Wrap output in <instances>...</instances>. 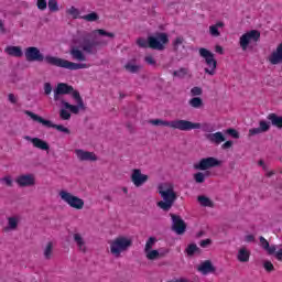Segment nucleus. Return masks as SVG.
Masks as SVG:
<instances>
[{"label": "nucleus", "mask_w": 282, "mask_h": 282, "mask_svg": "<svg viewBox=\"0 0 282 282\" xmlns=\"http://www.w3.org/2000/svg\"><path fill=\"white\" fill-rule=\"evenodd\" d=\"M245 241H247V243H252V241H254V236L252 235L246 236Z\"/></svg>", "instance_id": "nucleus-57"}, {"label": "nucleus", "mask_w": 282, "mask_h": 282, "mask_svg": "<svg viewBox=\"0 0 282 282\" xmlns=\"http://www.w3.org/2000/svg\"><path fill=\"white\" fill-rule=\"evenodd\" d=\"M59 197L62 202H65V204H68V206L75 208V210H83V208H85V200L67 191H61Z\"/></svg>", "instance_id": "nucleus-9"}, {"label": "nucleus", "mask_w": 282, "mask_h": 282, "mask_svg": "<svg viewBox=\"0 0 282 282\" xmlns=\"http://www.w3.org/2000/svg\"><path fill=\"white\" fill-rule=\"evenodd\" d=\"M226 133L235 138V140H239V132L236 129L229 128L226 130Z\"/></svg>", "instance_id": "nucleus-47"}, {"label": "nucleus", "mask_w": 282, "mask_h": 282, "mask_svg": "<svg viewBox=\"0 0 282 282\" xmlns=\"http://www.w3.org/2000/svg\"><path fill=\"white\" fill-rule=\"evenodd\" d=\"M198 54L200 58H204L206 68H204L205 74L208 76H215L217 72V59L215 58V53L210 52L208 48H198Z\"/></svg>", "instance_id": "nucleus-7"}, {"label": "nucleus", "mask_w": 282, "mask_h": 282, "mask_svg": "<svg viewBox=\"0 0 282 282\" xmlns=\"http://www.w3.org/2000/svg\"><path fill=\"white\" fill-rule=\"evenodd\" d=\"M44 94L45 96H50V94H52V84L50 83L44 84Z\"/></svg>", "instance_id": "nucleus-51"}, {"label": "nucleus", "mask_w": 282, "mask_h": 282, "mask_svg": "<svg viewBox=\"0 0 282 282\" xmlns=\"http://www.w3.org/2000/svg\"><path fill=\"white\" fill-rule=\"evenodd\" d=\"M130 180L137 188H140V186H144L149 182V175L142 174V170L140 169H134L132 170Z\"/></svg>", "instance_id": "nucleus-13"}, {"label": "nucleus", "mask_w": 282, "mask_h": 282, "mask_svg": "<svg viewBox=\"0 0 282 282\" xmlns=\"http://www.w3.org/2000/svg\"><path fill=\"white\" fill-rule=\"evenodd\" d=\"M126 72H129V74H138L140 69H142V65L135 64V61L128 62L124 65Z\"/></svg>", "instance_id": "nucleus-29"}, {"label": "nucleus", "mask_w": 282, "mask_h": 282, "mask_svg": "<svg viewBox=\"0 0 282 282\" xmlns=\"http://www.w3.org/2000/svg\"><path fill=\"white\" fill-rule=\"evenodd\" d=\"M119 98H124V94L120 93Z\"/></svg>", "instance_id": "nucleus-63"}, {"label": "nucleus", "mask_w": 282, "mask_h": 282, "mask_svg": "<svg viewBox=\"0 0 282 282\" xmlns=\"http://www.w3.org/2000/svg\"><path fill=\"white\" fill-rule=\"evenodd\" d=\"M55 90H56V94H61L62 96H67L68 94H72L73 97H74V91H78L74 89V86L68 85L66 83L57 84Z\"/></svg>", "instance_id": "nucleus-20"}, {"label": "nucleus", "mask_w": 282, "mask_h": 282, "mask_svg": "<svg viewBox=\"0 0 282 282\" xmlns=\"http://www.w3.org/2000/svg\"><path fill=\"white\" fill-rule=\"evenodd\" d=\"M54 248V245L52 242H48L46 245V248L44 249V257L45 259H52V250Z\"/></svg>", "instance_id": "nucleus-39"}, {"label": "nucleus", "mask_w": 282, "mask_h": 282, "mask_svg": "<svg viewBox=\"0 0 282 282\" xmlns=\"http://www.w3.org/2000/svg\"><path fill=\"white\" fill-rule=\"evenodd\" d=\"M110 243V253L116 259L120 258L122 252H127L133 246V240L124 236H119L115 238Z\"/></svg>", "instance_id": "nucleus-6"}, {"label": "nucleus", "mask_w": 282, "mask_h": 282, "mask_svg": "<svg viewBox=\"0 0 282 282\" xmlns=\"http://www.w3.org/2000/svg\"><path fill=\"white\" fill-rule=\"evenodd\" d=\"M271 65H279L282 63V43L278 45L276 50L269 56Z\"/></svg>", "instance_id": "nucleus-21"}, {"label": "nucleus", "mask_w": 282, "mask_h": 282, "mask_svg": "<svg viewBox=\"0 0 282 282\" xmlns=\"http://www.w3.org/2000/svg\"><path fill=\"white\" fill-rule=\"evenodd\" d=\"M158 191L159 195H161L163 199L158 203L159 208L162 210H171V208H173V204H175L177 199L175 187L171 183H163L158 186Z\"/></svg>", "instance_id": "nucleus-4"}, {"label": "nucleus", "mask_w": 282, "mask_h": 282, "mask_svg": "<svg viewBox=\"0 0 282 282\" xmlns=\"http://www.w3.org/2000/svg\"><path fill=\"white\" fill-rule=\"evenodd\" d=\"M123 193H127V187L123 188Z\"/></svg>", "instance_id": "nucleus-64"}, {"label": "nucleus", "mask_w": 282, "mask_h": 282, "mask_svg": "<svg viewBox=\"0 0 282 282\" xmlns=\"http://www.w3.org/2000/svg\"><path fill=\"white\" fill-rule=\"evenodd\" d=\"M204 94V90L199 86H195L191 89V96L193 98H197V96H202Z\"/></svg>", "instance_id": "nucleus-41"}, {"label": "nucleus", "mask_w": 282, "mask_h": 282, "mask_svg": "<svg viewBox=\"0 0 282 282\" xmlns=\"http://www.w3.org/2000/svg\"><path fill=\"white\" fill-rule=\"evenodd\" d=\"M219 28H224V22H217L216 24L210 25L209 26L210 36H215V37L221 36V33L219 32Z\"/></svg>", "instance_id": "nucleus-31"}, {"label": "nucleus", "mask_w": 282, "mask_h": 282, "mask_svg": "<svg viewBox=\"0 0 282 282\" xmlns=\"http://www.w3.org/2000/svg\"><path fill=\"white\" fill-rule=\"evenodd\" d=\"M145 257L149 261H155L160 257V251L150 249L149 251H144Z\"/></svg>", "instance_id": "nucleus-35"}, {"label": "nucleus", "mask_w": 282, "mask_h": 282, "mask_svg": "<svg viewBox=\"0 0 282 282\" xmlns=\"http://www.w3.org/2000/svg\"><path fill=\"white\" fill-rule=\"evenodd\" d=\"M206 140L210 142L212 144H216V147H219L221 142H226V137L223 132H215V133H207L205 134Z\"/></svg>", "instance_id": "nucleus-19"}, {"label": "nucleus", "mask_w": 282, "mask_h": 282, "mask_svg": "<svg viewBox=\"0 0 282 282\" xmlns=\"http://www.w3.org/2000/svg\"><path fill=\"white\" fill-rule=\"evenodd\" d=\"M182 43H184V37H183V36H177V37L173 41L174 52H177V50H180V45H182Z\"/></svg>", "instance_id": "nucleus-44"}, {"label": "nucleus", "mask_w": 282, "mask_h": 282, "mask_svg": "<svg viewBox=\"0 0 282 282\" xmlns=\"http://www.w3.org/2000/svg\"><path fill=\"white\" fill-rule=\"evenodd\" d=\"M15 183L20 188H28L36 184V176L34 174H21L15 178Z\"/></svg>", "instance_id": "nucleus-14"}, {"label": "nucleus", "mask_w": 282, "mask_h": 282, "mask_svg": "<svg viewBox=\"0 0 282 282\" xmlns=\"http://www.w3.org/2000/svg\"><path fill=\"white\" fill-rule=\"evenodd\" d=\"M232 148V141H226L223 145L221 149H231Z\"/></svg>", "instance_id": "nucleus-55"}, {"label": "nucleus", "mask_w": 282, "mask_h": 282, "mask_svg": "<svg viewBox=\"0 0 282 282\" xmlns=\"http://www.w3.org/2000/svg\"><path fill=\"white\" fill-rule=\"evenodd\" d=\"M216 52H217L218 54H224V47L217 45V46H216Z\"/></svg>", "instance_id": "nucleus-60"}, {"label": "nucleus", "mask_w": 282, "mask_h": 282, "mask_svg": "<svg viewBox=\"0 0 282 282\" xmlns=\"http://www.w3.org/2000/svg\"><path fill=\"white\" fill-rule=\"evenodd\" d=\"M8 226L4 227V232H10V230H17L19 228V217L12 216L8 217Z\"/></svg>", "instance_id": "nucleus-26"}, {"label": "nucleus", "mask_w": 282, "mask_h": 282, "mask_svg": "<svg viewBox=\"0 0 282 282\" xmlns=\"http://www.w3.org/2000/svg\"><path fill=\"white\" fill-rule=\"evenodd\" d=\"M0 32L1 34H6V26L3 25V21L0 20Z\"/></svg>", "instance_id": "nucleus-59"}, {"label": "nucleus", "mask_w": 282, "mask_h": 282, "mask_svg": "<svg viewBox=\"0 0 282 282\" xmlns=\"http://www.w3.org/2000/svg\"><path fill=\"white\" fill-rule=\"evenodd\" d=\"M258 164H259V166H263V164H264L263 160H260Z\"/></svg>", "instance_id": "nucleus-62"}, {"label": "nucleus", "mask_w": 282, "mask_h": 282, "mask_svg": "<svg viewBox=\"0 0 282 282\" xmlns=\"http://www.w3.org/2000/svg\"><path fill=\"white\" fill-rule=\"evenodd\" d=\"M274 257L278 261H282V249L275 251Z\"/></svg>", "instance_id": "nucleus-56"}, {"label": "nucleus", "mask_w": 282, "mask_h": 282, "mask_svg": "<svg viewBox=\"0 0 282 282\" xmlns=\"http://www.w3.org/2000/svg\"><path fill=\"white\" fill-rule=\"evenodd\" d=\"M188 105L193 109H202V107H204V99H202L200 97H193L188 100Z\"/></svg>", "instance_id": "nucleus-30"}, {"label": "nucleus", "mask_w": 282, "mask_h": 282, "mask_svg": "<svg viewBox=\"0 0 282 282\" xmlns=\"http://www.w3.org/2000/svg\"><path fill=\"white\" fill-rule=\"evenodd\" d=\"M36 6L43 12L47 10V0H37Z\"/></svg>", "instance_id": "nucleus-46"}, {"label": "nucleus", "mask_w": 282, "mask_h": 282, "mask_svg": "<svg viewBox=\"0 0 282 282\" xmlns=\"http://www.w3.org/2000/svg\"><path fill=\"white\" fill-rule=\"evenodd\" d=\"M194 181L196 184H204L206 182V174L197 172L194 174Z\"/></svg>", "instance_id": "nucleus-37"}, {"label": "nucleus", "mask_w": 282, "mask_h": 282, "mask_svg": "<svg viewBox=\"0 0 282 282\" xmlns=\"http://www.w3.org/2000/svg\"><path fill=\"white\" fill-rule=\"evenodd\" d=\"M73 98L76 101V106L62 100V105L64 107V109H68L70 113H75L78 115L82 110H85V101H83V97H80V93L79 91H73Z\"/></svg>", "instance_id": "nucleus-11"}, {"label": "nucleus", "mask_w": 282, "mask_h": 282, "mask_svg": "<svg viewBox=\"0 0 282 282\" xmlns=\"http://www.w3.org/2000/svg\"><path fill=\"white\" fill-rule=\"evenodd\" d=\"M75 155H77V159L80 162H96L98 160V156H96V153L80 150V149L75 150Z\"/></svg>", "instance_id": "nucleus-16"}, {"label": "nucleus", "mask_w": 282, "mask_h": 282, "mask_svg": "<svg viewBox=\"0 0 282 282\" xmlns=\"http://www.w3.org/2000/svg\"><path fill=\"white\" fill-rule=\"evenodd\" d=\"M259 133H262L260 128L249 129V138H252V135H259Z\"/></svg>", "instance_id": "nucleus-50"}, {"label": "nucleus", "mask_w": 282, "mask_h": 282, "mask_svg": "<svg viewBox=\"0 0 282 282\" xmlns=\"http://www.w3.org/2000/svg\"><path fill=\"white\" fill-rule=\"evenodd\" d=\"M24 113L25 116H29V118L33 119L34 122H40V124H43V127H47L48 129H56V131H61V133H66L67 135L72 133V131H69V129L65 128L63 124L53 123L51 120L43 119V117L30 110L24 111Z\"/></svg>", "instance_id": "nucleus-8"}, {"label": "nucleus", "mask_w": 282, "mask_h": 282, "mask_svg": "<svg viewBox=\"0 0 282 282\" xmlns=\"http://www.w3.org/2000/svg\"><path fill=\"white\" fill-rule=\"evenodd\" d=\"M8 100L11 102V105H17V96H14V94H9Z\"/></svg>", "instance_id": "nucleus-54"}, {"label": "nucleus", "mask_w": 282, "mask_h": 282, "mask_svg": "<svg viewBox=\"0 0 282 282\" xmlns=\"http://www.w3.org/2000/svg\"><path fill=\"white\" fill-rule=\"evenodd\" d=\"M155 241H158L155 237H150L145 242L144 252H149V250H153V246H155Z\"/></svg>", "instance_id": "nucleus-36"}, {"label": "nucleus", "mask_w": 282, "mask_h": 282, "mask_svg": "<svg viewBox=\"0 0 282 282\" xmlns=\"http://www.w3.org/2000/svg\"><path fill=\"white\" fill-rule=\"evenodd\" d=\"M66 14H69L73 19H80V10H78L76 7H70L66 10Z\"/></svg>", "instance_id": "nucleus-34"}, {"label": "nucleus", "mask_w": 282, "mask_h": 282, "mask_svg": "<svg viewBox=\"0 0 282 282\" xmlns=\"http://www.w3.org/2000/svg\"><path fill=\"white\" fill-rule=\"evenodd\" d=\"M217 166H221V161L215 156L200 159L198 163L194 164L195 171H208V169H215Z\"/></svg>", "instance_id": "nucleus-12"}, {"label": "nucleus", "mask_w": 282, "mask_h": 282, "mask_svg": "<svg viewBox=\"0 0 282 282\" xmlns=\"http://www.w3.org/2000/svg\"><path fill=\"white\" fill-rule=\"evenodd\" d=\"M259 239L261 248H263V250H265L268 254H274V252H276V246H270V242H268V240L263 236H260Z\"/></svg>", "instance_id": "nucleus-25"}, {"label": "nucleus", "mask_w": 282, "mask_h": 282, "mask_svg": "<svg viewBox=\"0 0 282 282\" xmlns=\"http://www.w3.org/2000/svg\"><path fill=\"white\" fill-rule=\"evenodd\" d=\"M259 129L262 133H265L267 131H270V123H268L265 120H261L259 122Z\"/></svg>", "instance_id": "nucleus-43"}, {"label": "nucleus", "mask_w": 282, "mask_h": 282, "mask_svg": "<svg viewBox=\"0 0 282 282\" xmlns=\"http://www.w3.org/2000/svg\"><path fill=\"white\" fill-rule=\"evenodd\" d=\"M61 94H57L56 93V89H54V100H55V102H58V100H61Z\"/></svg>", "instance_id": "nucleus-58"}, {"label": "nucleus", "mask_w": 282, "mask_h": 282, "mask_svg": "<svg viewBox=\"0 0 282 282\" xmlns=\"http://www.w3.org/2000/svg\"><path fill=\"white\" fill-rule=\"evenodd\" d=\"M1 182H2L3 184H6V186L12 187V184H13V182H12V176L7 175V176H4V177L1 178Z\"/></svg>", "instance_id": "nucleus-48"}, {"label": "nucleus", "mask_w": 282, "mask_h": 282, "mask_svg": "<svg viewBox=\"0 0 282 282\" xmlns=\"http://www.w3.org/2000/svg\"><path fill=\"white\" fill-rule=\"evenodd\" d=\"M172 217V230L176 232V235H184L186 232V223L182 217L171 214Z\"/></svg>", "instance_id": "nucleus-15"}, {"label": "nucleus", "mask_w": 282, "mask_h": 282, "mask_svg": "<svg viewBox=\"0 0 282 282\" xmlns=\"http://www.w3.org/2000/svg\"><path fill=\"white\" fill-rule=\"evenodd\" d=\"M237 259L240 263H248L250 261V251L246 248L238 250Z\"/></svg>", "instance_id": "nucleus-27"}, {"label": "nucleus", "mask_w": 282, "mask_h": 282, "mask_svg": "<svg viewBox=\"0 0 282 282\" xmlns=\"http://www.w3.org/2000/svg\"><path fill=\"white\" fill-rule=\"evenodd\" d=\"M99 36H108L109 39H113L116 34L111 32H107L105 29H97L91 32V36H94L93 40L85 39L82 44V50L86 52V54H96L98 52V48L96 47H102L107 45L109 42L107 40H100Z\"/></svg>", "instance_id": "nucleus-2"}, {"label": "nucleus", "mask_w": 282, "mask_h": 282, "mask_svg": "<svg viewBox=\"0 0 282 282\" xmlns=\"http://www.w3.org/2000/svg\"><path fill=\"white\" fill-rule=\"evenodd\" d=\"M263 268L267 272H274V264H272L270 261H265Z\"/></svg>", "instance_id": "nucleus-49"}, {"label": "nucleus", "mask_w": 282, "mask_h": 282, "mask_svg": "<svg viewBox=\"0 0 282 282\" xmlns=\"http://www.w3.org/2000/svg\"><path fill=\"white\" fill-rule=\"evenodd\" d=\"M186 74H188V69L184 67L173 72V76H176V78H184Z\"/></svg>", "instance_id": "nucleus-40"}, {"label": "nucleus", "mask_w": 282, "mask_h": 282, "mask_svg": "<svg viewBox=\"0 0 282 282\" xmlns=\"http://www.w3.org/2000/svg\"><path fill=\"white\" fill-rule=\"evenodd\" d=\"M24 56L28 63H46V65H53V67H62L63 69H69L70 72H76L78 69H87L89 65L85 63H74L67 59L52 56V55H43L41 50L36 46H29L24 50Z\"/></svg>", "instance_id": "nucleus-1"}, {"label": "nucleus", "mask_w": 282, "mask_h": 282, "mask_svg": "<svg viewBox=\"0 0 282 282\" xmlns=\"http://www.w3.org/2000/svg\"><path fill=\"white\" fill-rule=\"evenodd\" d=\"M268 120H270L273 127L278 129H282V116H278L276 113L272 112L268 115Z\"/></svg>", "instance_id": "nucleus-28"}, {"label": "nucleus", "mask_w": 282, "mask_h": 282, "mask_svg": "<svg viewBox=\"0 0 282 282\" xmlns=\"http://www.w3.org/2000/svg\"><path fill=\"white\" fill-rule=\"evenodd\" d=\"M215 270V265H213V262L210 260H206L197 267V271L202 272L204 275L213 274Z\"/></svg>", "instance_id": "nucleus-22"}, {"label": "nucleus", "mask_w": 282, "mask_h": 282, "mask_svg": "<svg viewBox=\"0 0 282 282\" xmlns=\"http://www.w3.org/2000/svg\"><path fill=\"white\" fill-rule=\"evenodd\" d=\"M73 241L77 246V250L79 252H83L85 254L87 252V241L85 240V237L80 232L73 234Z\"/></svg>", "instance_id": "nucleus-18"}, {"label": "nucleus", "mask_w": 282, "mask_h": 282, "mask_svg": "<svg viewBox=\"0 0 282 282\" xmlns=\"http://www.w3.org/2000/svg\"><path fill=\"white\" fill-rule=\"evenodd\" d=\"M150 124H154V127H170V129H177L178 131H193L195 129H202V123L184 119H175L172 121L152 119L150 120Z\"/></svg>", "instance_id": "nucleus-3"}, {"label": "nucleus", "mask_w": 282, "mask_h": 282, "mask_svg": "<svg viewBox=\"0 0 282 282\" xmlns=\"http://www.w3.org/2000/svg\"><path fill=\"white\" fill-rule=\"evenodd\" d=\"M80 19H83V21H87L88 23H94L100 19V15L93 11L91 13L82 15Z\"/></svg>", "instance_id": "nucleus-33"}, {"label": "nucleus", "mask_w": 282, "mask_h": 282, "mask_svg": "<svg viewBox=\"0 0 282 282\" xmlns=\"http://www.w3.org/2000/svg\"><path fill=\"white\" fill-rule=\"evenodd\" d=\"M48 10L51 12H58V1H56V0H48Z\"/></svg>", "instance_id": "nucleus-42"}, {"label": "nucleus", "mask_w": 282, "mask_h": 282, "mask_svg": "<svg viewBox=\"0 0 282 282\" xmlns=\"http://www.w3.org/2000/svg\"><path fill=\"white\" fill-rule=\"evenodd\" d=\"M24 140H28V142H31V144H33L35 149H40V151H50V143H47L42 139L26 135L24 137Z\"/></svg>", "instance_id": "nucleus-17"}, {"label": "nucleus", "mask_w": 282, "mask_h": 282, "mask_svg": "<svg viewBox=\"0 0 282 282\" xmlns=\"http://www.w3.org/2000/svg\"><path fill=\"white\" fill-rule=\"evenodd\" d=\"M4 52L9 56H14L15 58H21V56H23V50L21 46H7Z\"/></svg>", "instance_id": "nucleus-24"}, {"label": "nucleus", "mask_w": 282, "mask_h": 282, "mask_svg": "<svg viewBox=\"0 0 282 282\" xmlns=\"http://www.w3.org/2000/svg\"><path fill=\"white\" fill-rule=\"evenodd\" d=\"M69 54L73 61H78L79 63H85V61H87L85 53H83V51H80L77 46H73Z\"/></svg>", "instance_id": "nucleus-23"}, {"label": "nucleus", "mask_w": 282, "mask_h": 282, "mask_svg": "<svg viewBox=\"0 0 282 282\" xmlns=\"http://www.w3.org/2000/svg\"><path fill=\"white\" fill-rule=\"evenodd\" d=\"M167 43L169 35L166 33H155L154 36H149L148 40L144 37H139L137 40V45L139 47H143L144 50L150 47V50H158L159 52H162Z\"/></svg>", "instance_id": "nucleus-5"}, {"label": "nucleus", "mask_w": 282, "mask_h": 282, "mask_svg": "<svg viewBox=\"0 0 282 282\" xmlns=\"http://www.w3.org/2000/svg\"><path fill=\"white\" fill-rule=\"evenodd\" d=\"M210 243H213V240H210L209 238L204 239L199 242L200 248H208V246H210Z\"/></svg>", "instance_id": "nucleus-52"}, {"label": "nucleus", "mask_w": 282, "mask_h": 282, "mask_svg": "<svg viewBox=\"0 0 282 282\" xmlns=\"http://www.w3.org/2000/svg\"><path fill=\"white\" fill-rule=\"evenodd\" d=\"M272 175H274V171H270L267 173V177H272Z\"/></svg>", "instance_id": "nucleus-61"}, {"label": "nucleus", "mask_w": 282, "mask_h": 282, "mask_svg": "<svg viewBox=\"0 0 282 282\" xmlns=\"http://www.w3.org/2000/svg\"><path fill=\"white\" fill-rule=\"evenodd\" d=\"M59 118L61 120H69L72 118V113H69V111H67V109H61L59 110Z\"/></svg>", "instance_id": "nucleus-45"}, {"label": "nucleus", "mask_w": 282, "mask_h": 282, "mask_svg": "<svg viewBox=\"0 0 282 282\" xmlns=\"http://www.w3.org/2000/svg\"><path fill=\"white\" fill-rule=\"evenodd\" d=\"M144 61H145V63H148V65H155V63H156L155 58H153V56H151V55L145 56Z\"/></svg>", "instance_id": "nucleus-53"}, {"label": "nucleus", "mask_w": 282, "mask_h": 282, "mask_svg": "<svg viewBox=\"0 0 282 282\" xmlns=\"http://www.w3.org/2000/svg\"><path fill=\"white\" fill-rule=\"evenodd\" d=\"M260 39H261V32H259L257 30H251L240 36L239 45H240L241 50H243L246 52V50H248V46L250 45V43H258V41H260Z\"/></svg>", "instance_id": "nucleus-10"}, {"label": "nucleus", "mask_w": 282, "mask_h": 282, "mask_svg": "<svg viewBox=\"0 0 282 282\" xmlns=\"http://www.w3.org/2000/svg\"><path fill=\"white\" fill-rule=\"evenodd\" d=\"M197 200L199 202L200 206H204L205 208H213L215 206V203L204 195L198 196Z\"/></svg>", "instance_id": "nucleus-32"}, {"label": "nucleus", "mask_w": 282, "mask_h": 282, "mask_svg": "<svg viewBox=\"0 0 282 282\" xmlns=\"http://www.w3.org/2000/svg\"><path fill=\"white\" fill-rule=\"evenodd\" d=\"M196 252H199V247H197V245L195 243L188 245V247L186 248V253L188 254V257H193V254H195Z\"/></svg>", "instance_id": "nucleus-38"}]
</instances>
